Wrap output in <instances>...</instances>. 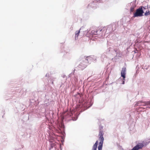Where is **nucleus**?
Wrapping results in <instances>:
<instances>
[{"mask_svg":"<svg viewBox=\"0 0 150 150\" xmlns=\"http://www.w3.org/2000/svg\"><path fill=\"white\" fill-rule=\"evenodd\" d=\"M107 30L106 28L103 27L98 30H93L92 31V33L94 35H98L99 38H103L105 36Z\"/></svg>","mask_w":150,"mask_h":150,"instance_id":"nucleus-1","label":"nucleus"},{"mask_svg":"<svg viewBox=\"0 0 150 150\" xmlns=\"http://www.w3.org/2000/svg\"><path fill=\"white\" fill-rule=\"evenodd\" d=\"M91 60V57H87L86 58H83L80 64L79 65L78 67L82 70L86 67L88 64Z\"/></svg>","mask_w":150,"mask_h":150,"instance_id":"nucleus-2","label":"nucleus"},{"mask_svg":"<svg viewBox=\"0 0 150 150\" xmlns=\"http://www.w3.org/2000/svg\"><path fill=\"white\" fill-rule=\"evenodd\" d=\"M104 134V133L103 132V131L100 129L99 131V139L98 140L100 141L99 143V145L98 147V150H102L103 143L104 140V138L103 137V135Z\"/></svg>","mask_w":150,"mask_h":150,"instance_id":"nucleus-3","label":"nucleus"},{"mask_svg":"<svg viewBox=\"0 0 150 150\" xmlns=\"http://www.w3.org/2000/svg\"><path fill=\"white\" fill-rule=\"evenodd\" d=\"M143 13L144 11L142 7H140L137 9L136 12L134 14L133 17H135L138 16H143Z\"/></svg>","mask_w":150,"mask_h":150,"instance_id":"nucleus-4","label":"nucleus"},{"mask_svg":"<svg viewBox=\"0 0 150 150\" xmlns=\"http://www.w3.org/2000/svg\"><path fill=\"white\" fill-rule=\"evenodd\" d=\"M144 146L143 143H139L138 144L131 150H138L139 149H142Z\"/></svg>","mask_w":150,"mask_h":150,"instance_id":"nucleus-5","label":"nucleus"},{"mask_svg":"<svg viewBox=\"0 0 150 150\" xmlns=\"http://www.w3.org/2000/svg\"><path fill=\"white\" fill-rule=\"evenodd\" d=\"M126 72V69L125 67L122 68V69L121 71V76L123 77L124 80H125V74Z\"/></svg>","mask_w":150,"mask_h":150,"instance_id":"nucleus-6","label":"nucleus"},{"mask_svg":"<svg viewBox=\"0 0 150 150\" xmlns=\"http://www.w3.org/2000/svg\"><path fill=\"white\" fill-rule=\"evenodd\" d=\"M98 143V141H97L93 145V147L92 150H96Z\"/></svg>","mask_w":150,"mask_h":150,"instance_id":"nucleus-7","label":"nucleus"},{"mask_svg":"<svg viewBox=\"0 0 150 150\" xmlns=\"http://www.w3.org/2000/svg\"><path fill=\"white\" fill-rule=\"evenodd\" d=\"M150 14L149 11H147L144 13V15L145 16H147L149 15Z\"/></svg>","mask_w":150,"mask_h":150,"instance_id":"nucleus-8","label":"nucleus"},{"mask_svg":"<svg viewBox=\"0 0 150 150\" xmlns=\"http://www.w3.org/2000/svg\"><path fill=\"white\" fill-rule=\"evenodd\" d=\"M67 114H68V116H71L72 114L70 112H67Z\"/></svg>","mask_w":150,"mask_h":150,"instance_id":"nucleus-9","label":"nucleus"},{"mask_svg":"<svg viewBox=\"0 0 150 150\" xmlns=\"http://www.w3.org/2000/svg\"><path fill=\"white\" fill-rule=\"evenodd\" d=\"M80 30H78V31H76V32H75V35L79 34L80 32Z\"/></svg>","mask_w":150,"mask_h":150,"instance_id":"nucleus-10","label":"nucleus"},{"mask_svg":"<svg viewBox=\"0 0 150 150\" xmlns=\"http://www.w3.org/2000/svg\"><path fill=\"white\" fill-rule=\"evenodd\" d=\"M145 105H150V101H148L145 103Z\"/></svg>","mask_w":150,"mask_h":150,"instance_id":"nucleus-11","label":"nucleus"},{"mask_svg":"<svg viewBox=\"0 0 150 150\" xmlns=\"http://www.w3.org/2000/svg\"><path fill=\"white\" fill-rule=\"evenodd\" d=\"M130 10L131 12H133L134 11V8L133 7H131Z\"/></svg>","mask_w":150,"mask_h":150,"instance_id":"nucleus-12","label":"nucleus"},{"mask_svg":"<svg viewBox=\"0 0 150 150\" xmlns=\"http://www.w3.org/2000/svg\"><path fill=\"white\" fill-rule=\"evenodd\" d=\"M79 35V34H76V35H75V39H76V38H78V36Z\"/></svg>","mask_w":150,"mask_h":150,"instance_id":"nucleus-13","label":"nucleus"},{"mask_svg":"<svg viewBox=\"0 0 150 150\" xmlns=\"http://www.w3.org/2000/svg\"><path fill=\"white\" fill-rule=\"evenodd\" d=\"M124 80H123V81H122V84H124V83H125V81H124Z\"/></svg>","mask_w":150,"mask_h":150,"instance_id":"nucleus-14","label":"nucleus"}]
</instances>
